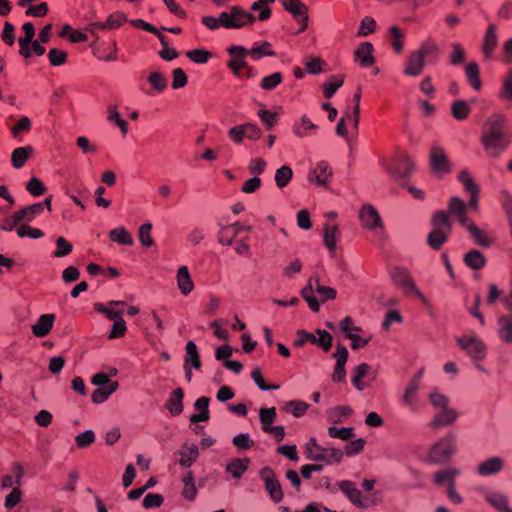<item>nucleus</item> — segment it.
Instances as JSON below:
<instances>
[{
    "label": "nucleus",
    "mask_w": 512,
    "mask_h": 512,
    "mask_svg": "<svg viewBox=\"0 0 512 512\" xmlns=\"http://www.w3.org/2000/svg\"><path fill=\"white\" fill-rule=\"evenodd\" d=\"M481 144L491 158H499L508 148L509 140L506 133L505 118L495 114L488 118L481 134Z\"/></svg>",
    "instance_id": "f257e3e1"
},
{
    "label": "nucleus",
    "mask_w": 512,
    "mask_h": 512,
    "mask_svg": "<svg viewBox=\"0 0 512 512\" xmlns=\"http://www.w3.org/2000/svg\"><path fill=\"white\" fill-rule=\"evenodd\" d=\"M456 452V435L448 433L430 447L427 462L431 464H445Z\"/></svg>",
    "instance_id": "f03ea898"
},
{
    "label": "nucleus",
    "mask_w": 512,
    "mask_h": 512,
    "mask_svg": "<svg viewBox=\"0 0 512 512\" xmlns=\"http://www.w3.org/2000/svg\"><path fill=\"white\" fill-rule=\"evenodd\" d=\"M414 170V162L405 152H398L391 160L390 176L399 185H406Z\"/></svg>",
    "instance_id": "7ed1b4c3"
},
{
    "label": "nucleus",
    "mask_w": 512,
    "mask_h": 512,
    "mask_svg": "<svg viewBox=\"0 0 512 512\" xmlns=\"http://www.w3.org/2000/svg\"><path fill=\"white\" fill-rule=\"evenodd\" d=\"M255 19L254 15L239 6H232L227 11L220 13L222 27L226 29H241L252 25Z\"/></svg>",
    "instance_id": "20e7f679"
},
{
    "label": "nucleus",
    "mask_w": 512,
    "mask_h": 512,
    "mask_svg": "<svg viewBox=\"0 0 512 512\" xmlns=\"http://www.w3.org/2000/svg\"><path fill=\"white\" fill-rule=\"evenodd\" d=\"M228 54L230 60L227 62V66L235 76L246 79L253 77V69L245 60L248 56V49L242 46H231L228 49Z\"/></svg>",
    "instance_id": "39448f33"
},
{
    "label": "nucleus",
    "mask_w": 512,
    "mask_h": 512,
    "mask_svg": "<svg viewBox=\"0 0 512 512\" xmlns=\"http://www.w3.org/2000/svg\"><path fill=\"white\" fill-rule=\"evenodd\" d=\"M393 284L406 295H415L421 302L427 303L426 297L417 288L409 271L403 267H394L390 271Z\"/></svg>",
    "instance_id": "423d86ee"
},
{
    "label": "nucleus",
    "mask_w": 512,
    "mask_h": 512,
    "mask_svg": "<svg viewBox=\"0 0 512 512\" xmlns=\"http://www.w3.org/2000/svg\"><path fill=\"white\" fill-rule=\"evenodd\" d=\"M307 457L314 461H323L326 464L340 463L343 458V451L337 448H325L317 444L314 438L309 439L306 444Z\"/></svg>",
    "instance_id": "0eeeda50"
},
{
    "label": "nucleus",
    "mask_w": 512,
    "mask_h": 512,
    "mask_svg": "<svg viewBox=\"0 0 512 512\" xmlns=\"http://www.w3.org/2000/svg\"><path fill=\"white\" fill-rule=\"evenodd\" d=\"M459 347L466 352L472 362H481L486 358L485 344L476 335H464L456 339Z\"/></svg>",
    "instance_id": "6e6552de"
},
{
    "label": "nucleus",
    "mask_w": 512,
    "mask_h": 512,
    "mask_svg": "<svg viewBox=\"0 0 512 512\" xmlns=\"http://www.w3.org/2000/svg\"><path fill=\"white\" fill-rule=\"evenodd\" d=\"M22 29L24 31V36L18 39L20 55H22L24 58H29L31 56L32 52L29 47L30 44H32V49L36 55H43L45 53V48L40 45L39 41L32 42V39L35 35L33 24L27 22L22 26Z\"/></svg>",
    "instance_id": "1a4fd4ad"
},
{
    "label": "nucleus",
    "mask_w": 512,
    "mask_h": 512,
    "mask_svg": "<svg viewBox=\"0 0 512 512\" xmlns=\"http://www.w3.org/2000/svg\"><path fill=\"white\" fill-rule=\"evenodd\" d=\"M429 165L432 173L441 177L443 174L451 172V163L444 149L439 146H433L429 155Z\"/></svg>",
    "instance_id": "9d476101"
},
{
    "label": "nucleus",
    "mask_w": 512,
    "mask_h": 512,
    "mask_svg": "<svg viewBox=\"0 0 512 512\" xmlns=\"http://www.w3.org/2000/svg\"><path fill=\"white\" fill-rule=\"evenodd\" d=\"M261 135L262 132L260 128L252 123L238 125L228 130L229 138L238 144L242 143L245 138L250 140H257L261 137Z\"/></svg>",
    "instance_id": "9b49d317"
},
{
    "label": "nucleus",
    "mask_w": 512,
    "mask_h": 512,
    "mask_svg": "<svg viewBox=\"0 0 512 512\" xmlns=\"http://www.w3.org/2000/svg\"><path fill=\"white\" fill-rule=\"evenodd\" d=\"M361 227L365 230L374 231L381 227L382 219L377 209L370 204H364L359 210Z\"/></svg>",
    "instance_id": "f8f14e48"
},
{
    "label": "nucleus",
    "mask_w": 512,
    "mask_h": 512,
    "mask_svg": "<svg viewBox=\"0 0 512 512\" xmlns=\"http://www.w3.org/2000/svg\"><path fill=\"white\" fill-rule=\"evenodd\" d=\"M261 477L265 482V488L268 491L271 499L277 503L282 501L284 496L282 487L273 470L269 467L263 468L261 470Z\"/></svg>",
    "instance_id": "ddd939ff"
},
{
    "label": "nucleus",
    "mask_w": 512,
    "mask_h": 512,
    "mask_svg": "<svg viewBox=\"0 0 512 512\" xmlns=\"http://www.w3.org/2000/svg\"><path fill=\"white\" fill-rule=\"evenodd\" d=\"M284 9L290 12L301 24L300 31H304L308 25V8L301 0H281Z\"/></svg>",
    "instance_id": "4468645a"
},
{
    "label": "nucleus",
    "mask_w": 512,
    "mask_h": 512,
    "mask_svg": "<svg viewBox=\"0 0 512 512\" xmlns=\"http://www.w3.org/2000/svg\"><path fill=\"white\" fill-rule=\"evenodd\" d=\"M505 467L504 459L500 456H492L480 462L476 472L481 477H489L503 471Z\"/></svg>",
    "instance_id": "2eb2a0df"
},
{
    "label": "nucleus",
    "mask_w": 512,
    "mask_h": 512,
    "mask_svg": "<svg viewBox=\"0 0 512 512\" xmlns=\"http://www.w3.org/2000/svg\"><path fill=\"white\" fill-rule=\"evenodd\" d=\"M339 488L344 492L350 501L359 507H368L372 501L367 496H362L361 492L356 488L355 484L350 481H342Z\"/></svg>",
    "instance_id": "dca6fc26"
},
{
    "label": "nucleus",
    "mask_w": 512,
    "mask_h": 512,
    "mask_svg": "<svg viewBox=\"0 0 512 512\" xmlns=\"http://www.w3.org/2000/svg\"><path fill=\"white\" fill-rule=\"evenodd\" d=\"M457 417V412L450 407L438 409L428 426L432 429H440L453 424Z\"/></svg>",
    "instance_id": "f3484780"
},
{
    "label": "nucleus",
    "mask_w": 512,
    "mask_h": 512,
    "mask_svg": "<svg viewBox=\"0 0 512 512\" xmlns=\"http://www.w3.org/2000/svg\"><path fill=\"white\" fill-rule=\"evenodd\" d=\"M485 500L499 512H512L508 496L500 491H492L485 495Z\"/></svg>",
    "instance_id": "a211bd4d"
},
{
    "label": "nucleus",
    "mask_w": 512,
    "mask_h": 512,
    "mask_svg": "<svg viewBox=\"0 0 512 512\" xmlns=\"http://www.w3.org/2000/svg\"><path fill=\"white\" fill-rule=\"evenodd\" d=\"M54 320V314H45L40 316L37 322L31 327L33 335L38 338L48 335L53 327Z\"/></svg>",
    "instance_id": "6ab92c4d"
},
{
    "label": "nucleus",
    "mask_w": 512,
    "mask_h": 512,
    "mask_svg": "<svg viewBox=\"0 0 512 512\" xmlns=\"http://www.w3.org/2000/svg\"><path fill=\"white\" fill-rule=\"evenodd\" d=\"M355 61L362 67L371 66L374 63L373 46L369 42H364L354 52Z\"/></svg>",
    "instance_id": "aec40b11"
},
{
    "label": "nucleus",
    "mask_w": 512,
    "mask_h": 512,
    "mask_svg": "<svg viewBox=\"0 0 512 512\" xmlns=\"http://www.w3.org/2000/svg\"><path fill=\"white\" fill-rule=\"evenodd\" d=\"M125 306L124 301H110L107 304H95V310L104 314L110 320H118L122 318L123 311L116 309V306Z\"/></svg>",
    "instance_id": "412c9836"
},
{
    "label": "nucleus",
    "mask_w": 512,
    "mask_h": 512,
    "mask_svg": "<svg viewBox=\"0 0 512 512\" xmlns=\"http://www.w3.org/2000/svg\"><path fill=\"white\" fill-rule=\"evenodd\" d=\"M177 286L183 295L190 294L194 289V283L187 266H181L176 274Z\"/></svg>",
    "instance_id": "4be33fe9"
},
{
    "label": "nucleus",
    "mask_w": 512,
    "mask_h": 512,
    "mask_svg": "<svg viewBox=\"0 0 512 512\" xmlns=\"http://www.w3.org/2000/svg\"><path fill=\"white\" fill-rule=\"evenodd\" d=\"M425 66V60L422 59L419 53L412 52L407 59V66L405 68V74L408 76L416 77L419 76Z\"/></svg>",
    "instance_id": "5701e85b"
},
{
    "label": "nucleus",
    "mask_w": 512,
    "mask_h": 512,
    "mask_svg": "<svg viewBox=\"0 0 512 512\" xmlns=\"http://www.w3.org/2000/svg\"><path fill=\"white\" fill-rule=\"evenodd\" d=\"M431 225L433 229L445 231L447 233H451L452 231L451 218L449 213L444 210H438L434 213L431 219Z\"/></svg>",
    "instance_id": "b1692460"
},
{
    "label": "nucleus",
    "mask_w": 512,
    "mask_h": 512,
    "mask_svg": "<svg viewBox=\"0 0 512 512\" xmlns=\"http://www.w3.org/2000/svg\"><path fill=\"white\" fill-rule=\"evenodd\" d=\"M498 43V38L496 34V26L494 24H490L483 41L482 51L486 58H490L494 49L496 48Z\"/></svg>",
    "instance_id": "393cba45"
},
{
    "label": "nucleus",
    "mask_w": 512,
    "mask_h": 512,
    "mask_svg": "<svg viewBox=\"0 0 512 512\" xmlns=\"http://www.w3.org/2000/svg\"><path fill=\"white\" fill-rule=\"evenodd\" d=\"M338 235V225L336 223L327 222L324 227V244L332 254H334L336 251Z\"/></svg>",
    "instance_id": "a878e982"
},
{
    "label": "nucleus",
    "mask_w": 512,
    "mask_h": 512,
    "mask_svg": "<svg viewBox=\"0 0 512 512\" xmlns=\"http://www.w3.org/2000/svg\"><path fill=\"white\" fill-rule=\"evenodd\" d=\"M498 336L504 343H512V316L503 315L498 319Z\"/></svg>",
    "instance_id": "bb28decb"
},
{
    "label": "nucleus",
    "mask_w": 512,
    "mask_h": 512,
    "mask_svg": "<svg viewBox=\"0 0 512 512\" xmlns=\"http://www.w3.org/2000/svg\"><path fill=\"white\" fill-rule=\"evenodd\" d=\"M331 176L332 169L326 162L322 161L319 162L315 167L310 180H315V182L319 185H326L329 182Z\"/></svg>",
    "instance_id": "cd10ccee"
},
{
    "label": "nucleus",
    "mask_w": 512,
    "mask_h": 512,
    "mask_svg": "<svg viewBox=\"0 0 512 512\" xmlns=\"http://www.w3.org/2000/svg\"><path fill=\"white\" fill-rule=\"evenodd\" d=\"M460 474L461 471L458 468L450 467L437 471L433 480L436 485L446 484L448 486L451 482H455V478Z\"/></svg>",
    "instance_id": "c85d7f7f"
},
{
    "label": "nucleus",
    "mask_w": 512,
    "mask_h": 512,
    "mask_svg": "<svg viewBox=\"0 0 512 512\" xmlns=\"http://www.w3.org/2000/svg\"><path fill=\"white\" fill-rule=\"evenodd\" d=\"M183 397L184 393L181 388H176L170 394L166 407L172 415H179L183 411Z\"/></svg>",
    "instance_id": "c756f323"
},
{
    "label": "nucleus",
    "mask_w": 512,
    "mask_h": 512,
    "mask_svg": "<svg viewBox=\"0 0 512 512\" xmlns=\"http://www.w3.org/2000/svg\"><path fill=\"white\" fill-rule=\"evenodd\" d=\"M404 32L396 25L391 26L389 29V43L391 48L396 54H401L404 49Z\"/></svg>",
    "instance_id": "7c9ffc66"
},
{
    "label": "nucleus",
    "mask_w": 512,
    "mask_h": 512,
    "mask_svg": "<svg viewBox=\"0 0 512 512\" xmlns=\"http://www.w3.org/2000/svg\"><path fill=\"white\" fill-rule=\"evenodd\" d=\"M242 229H244V227H242L238 223L231 226L223 227L219 232V242L222 243L223 245H230L232 243L233 238H235L237 233L240 232ZM250 229V227L245 228V230L248 231Z\"/></svg>",
    "instance_id": "2f4dec72"
},
{
    "label": "nucleus",
    "mask_w": 512,
    "mask_h": 512,
    "mask_svg": "<svg viewBox=\"0 0 512 512\" xmlns=\"http://www.w3.org/2000/svg\"><path fill=\"white\" fill-rule=\"evenodd\" d=\"M208 405L209 399L207 397L197 399L195 402V409L200 413L191 415L190 421L193 423L207 421L209 419Z\"/></svg>",
    "instance_id": "473e14b6"
},
{
    "label": "nucleus",
    "mask_w": 512,
    "mask_h": 512,
    "mask_svg": "<svg viewBox=\"0 0 512 512\" xmlns=\"http://www.w3.org/2000/svg\"><path fill=\"white\" fill-rule=\"evenodd\" d=\"M33 148L31 146L16 148L11 155L12 165L19 169L33 154Z\"/></svg>",
    "instance_id": "72a5a7b5"
},
{
    "label": "nucleus",
    "mask_w": 512,
    "mask_h": 512,
    "mask_svg": "<svg viewBox=\"0 0 512 512\" xmlns=\"http://www.w3.org/2000/svg\"><path fill=\"white\" fill-rule=\"evenodd\" d=\"M355 98L357 100V102L359 101V94H356L355 95ZM358 119H359V104L357 103L355 106H354V110H353V117L351 116H346V117H343L340 122L338 123L337 127H336V131L339 135L341 136H345L347 134V128H346V122H350L352 123V125L354 126V128L357 127L358 125Z\"/></svg>",
    "instance_id": "f704fd0d"
},
{
    "label": "nucleus",
    "mask_w": 512,
    "mask_h": 512,
    "mask_svg": "<svg viewBox=\"0 0 512 512\" xmlns=\"http://www.w3.org/2000/svg\"><path fill=\"white\" fill-rule=\"evenodd\" d=\"M43 211V204L37 203L15 212L16 220L32 221L37 215Z\"/></svg>",
    "instance_id": "c9c22d12"
},
{
    "label": "nucleus",
    "mask_w": 512,
    "mask_h": 512,
    "mask_svg": "<svg viewBox=\"0 0 512 512\" xmlns=\"http://www.w3.org/2000/svg\"><path fill=\"white\" fill-rule=\"evenodd\" d=\"M464 262L469 268L479 270L485 266L486 259L480 251L472 249L464 256Z\"/></svg>",
    "instance_id": "e433bc0d"
},
{
    "label": "nucleus",
    "mask_w": 512,
    "mask_h": 512,
    "mask_svg": "<svg viewBox=\"0 0 512 512\" xmlns=\"http://www.w3.org/2000/svg\"><path fill=\"white\" fill-rule=\"evenodd\" d=\"M179 464L183 467H190L198 457V448L195 445L183 446L180 450Z\"/></svg>",
    "instance_id": "4c0bfd02"
},
{
    "label": "nucleus",
    "mask_w": 512,
    "mask_h": 512,
    "mask_svg": "<svg viewBox=\"0 0 512 512\" xmlns=\"http://www.w3.org/2000/svg\"><path fill=\"white\" fill-rule=\"evenodd\" d=\"M479 67L477 63L470 62L465 67V75L467 78L468 83L472 86L475 90H480L482 87V83L479 77Z\"/></svg>",
    "instance_id": "58836bf2"
},
{
    "label": "nucleus",
    "mask_w": 512,
    "mask_h": 512,
    "mask_svg": "<svg viewBox=\"0 0 512 512\" xmlns=\"http://www.w3.org/2000/svg\"><path fill=\"white\" fill-rule=\"evenodd\" d=\"M313 280H314L313 276L309 278L307 285L301 291V295L307 301L309 307L313 311L317 312L319 310V302H318L317 298L313 295L314 290H315V285H314Z\"/></svg>",
    "instance_id": "ea45409f"
},
{
    "label": "nucleus",
    "mask_w": 512,
    "mask_h": 512,
    "mask_svg": "<svg viewBox=\"0 0 512 512\" xmlns=\"http://www.w3.org/2000/svg\"><path fill=\"white\" fill-rule=\"evenodd\" d=\"M445 231L432 229L427 236V244L434 250H439L444 243L448 240V235Z\"/></svg>",
    "instance_id": "a19ab883"
},
{
    "label": "nucleus",
    "mask_w": 512,
    "mask_h": 512,
    "mask_svg": "<svg viewBox=\"0 0 512 512\" xmlns=\"http://www.w3.org/2000/svg\"><path fill=\"white\" fill-rule=\"evenodd\" d=\"M118 387V383L113 381L109 383V385L97 388L93 391L91 398L94 403H102L104 402L114 391H116Z\"/></svg>",
    "instance_id": "79ce46f5"
},
{
    "label": "nucleus",
    "mask_w": 512,
    "mask_h": 512,
    "mask_svg": "<svg viewBox=\"0 0 512 512\" xmlns=\"http://www.w3.org/2000/svg\"><path fill=\"white\" fill-rule=\"evenodd\" d=\"M59 36L62 38H68L72 43L86 42L88 37L86 34L79 30L73 29L70 25L66 24L62 27Z\"/></svg>",
    "instance_id": "37998d69"
},
{
    "label": "nucleus",
    "mask_w": 512,
    "mask_h": 512,
    "mask_svg": "<svg viewBox=\"0 0 512 512\" xmlns=\"http://www.w3.org/2000/svg\"><path fill=\"white\" fill-rule=\"evenodd\" d=\"M248 459H234L227 464L226 471L234 478H240L242 474L248 469Z\"/></svg>",
    "instance_id": "c03bdc74"
},
{
    "label": "nucleus",
    "mask_w": 512,
    "mask_h": 512,
    "mask_svg": "<svg viewBox=\"0 0 512 512\" xmlns=\"http://www.w3.org/2000/svg\"><path fill=\"white\" fill-rule=\"evenodd\" d=\"M470 107L464 100H456L451 105V113L457 120H465L470 114Z\"/></svg>",
    "instance_id": "a18cd8bd"
},
{
    "label": "nucleus",
    "mask_w": 512,
    "mask_h": 512,
    "mask_svg": "<svg viewBox=\"0 0 512 512\" xmlns=\"http://www.w3.org/2000/svg\"><path fill=\"white\" fill-rule=\"evenodd\" d=\"M184 488L182 491V495L189 501L195 499L197 494V489L194 483V477L192 472H187L183 477Z\"/></svg>",
    "instance_id": "49530a36"
},
{
    "label": "nucleus",
    "mask_w": 512,
    "mask_h": 512,
    "mask_svg": "<svg viewBox=\"0 0 512 512\" xmlns=\"http://www.w3.org/2000/svg\"><path fill=\"white\" fill-rule=\"evenodd\" d=\"M282 409L287 413L293 414L295 417H301L306 413L308 404L304 401L293 400L287 402Z\"/></svg>",
    "instance_id": "de8ad7c7"
},
{
    "label": "nucleus",
    "mask_w": 512,
    "mask_h": 512,
    "mask_svg": "<svg viewBox=\"0 0 512 512\" xmlns=\"http://www.w3.org/2000/svg\"><path fill=\"white\" fill-rule=\"evenodd\" d=\"M468 232L475 243L482 247H489L491 239L485 234L483 230L478 228L475 224L468 227Z\"/></svg>",
    "instance_id": "09e8293b"
},
{
    "label": "nucleus",
    "mask_w": 512,
    "mask_h": 512,
    "mask_svg": "<svg viewBox=\"0 0 512 512\" xmlns=\"http://www.w3.org/2000/svg\"><path fill=\"white\" fill-rule=\"evenodd\" d=\"M109 237L112 241L118 242L123 245H132L133 244V238L130 233L127 232V230L123 227H118L116 229H113L109 233Z\"/></svg>",
    "instance_id": "8fccbe9b"
},
{
    "label": "nucleus",
    "mask_w": 512,
    "mask_h": 512,
    "mask_svg": "<svg viewBox=\"0 0 512 512\" xmlns=\"http://www.w3.org/2000/svg\"><path fill=\"white\" fill-rule=\"evenodd\" d=\"M313 277H314L313 281H314V285H315V291L319 294L322 302H325L330 299H334L336 297L335 289L328 287V286L321 285L318 276H313Z\"/></svg>",
    "instance_id": "3c124183"
},
{
    "label": "nucleus",
    "mask_w": 512,
    "mask_h": 512,
    "mask_svg": "<svg viewBox=\"0 0 512 512\" xmlns=\"http://www.w3.org/2000/svg\"><path fill=\"white\" fill-rule=\"evenodd\" d=\"M292 176H293V172L289 166L284 165V166L280 167L276 171V174H275L276 185L279 188L285 187L290 182Z\"/></svg>",
    "instance_id": "603ef678"
},
{
    "label": "nucleus",
    "mask_w": 512,
    "mask_h": 512,
    "mask_svg": "<svg viewBox=\"0 0 512 512\" xmlns=\"http://www.w3.org/2000/svg\"><path fill=\"white\" fill-rule=\"evenodd\" d=\"M448 210V213L458 217L467 213V205L461 198L454 196L448 202Z\"/></svg>",
    "instance_id": "864d4df0"
},
{
    "label": "nucleus",
    "mask_w": 512,
    "mask_h": 512,
    "mask_svg": "<svg viewBox=\"0 0 512 512\" xmlns=\"http://www.w3.org/2000/svg\"><path fill=\"white\" fill-rule=\"evenodd\" d=\"M248 55L253 59L258 60L263 56H274L275 52L272 50L269 42H263L260 46L253 47L248 50Z\"/></svg>",
    "instance_id": "5fc2aeb1"
},
{
    "label": "nucleus",
    "mask_w": 512,
    "mask_h": 512,
    "mask_svg": "<svg viewBox=\"0 0 512 512\" xmlns=\"http://www.w3.org/2000/svg\"><path fill=\"white\" fill-rule=\"evenodd\" d=\"M458 180L463 184L466 192L479 193L478 186L474 183L470 173L467 170H463L458 174Z\"/></svg>",
    "instance_id": "6e6d98bb"
},
{
    "label": "nucleus",
    "mask_w": 512,
    "mask_h": 512,
    "mask_svg": "<svg viewBox=\"0 0 512 512\" xmlns=\"http://www.w3.org/2000/svg\"><path fill=\"white\" fill-rule=\"evenodd\" d=\"M328 434L331 438H338L343 441H348L354 437V429L351 427L337 428L333 426L328 429Z\"/></svg>",
    "instance_id": "4d7b16f0"
},
{
    "label": "nucleus",
    "mask_w": 512,
    "mask_h": 512,
    "mask_svg": "<svg viewBox=\"0 0 512 512\" xmlns=\"http://www.w3.org/2000/svg\"><path fill=\"white\" fill-rule=\"evenodd\" d=\"M56 250L53 255L56 258H61L69 255L72 252L73 246L64 237L60 236L56 240Z\"/></svg>",
    "instance_id": "13d9d810"
},
{
    "label": "nucleus",
    "mask_w": 512,
    "mask_h": 512,
    "mask_svg": "<svg viewBox=\"0 0 512 512\" xmlns=\"http://www.w3.org/2000/svg\"><path fill=\"white\" fill-rule=\"evenodd\" d=\"M402 403L413 413H416L419 410V398L414 392H410L405 389L402 396Z\"/></svg>",
    "instance_id": "bf43d9fd"
},
{
    "label": "nucleus",
    "mask_w": 512,
    "mask_h": 512,
    "mask_svg": "<svg viewBox=\"0 0 512 512\" xmlns=\"http://www.w3.org/2000/svg\"><path fill=\"white\" fill-rule=\"evenodd\" d=\"M127 21V17L123 12H115L108 16L105 21V25L107 30H112L120 27Z\"/></svg>",
    "instance_id": "052dcab7"
},
{
    "label": "nucleus",
    "mask_w": 512,
    "mask_h": 512,
    "mask_svg": "<svg viewBox=\"0 0 512 512\" xmlns=\"http://www.w3.org/2000/svg\"><path fill=\"white\" fill-rule=\"evenodd\" d=\"M428 398L430 400V403L437 410L449 407L450 400H449L448 396H446L438 391L431 392L428 395Z\"/></svg>",
    "instance_id": "680f3d73"
},
{
    "label": "nucleus",
    "mask_w": 512,
    "mask_h": 512,
    "mask_svg": "<svg viewBox=\"0 0 512 512\" xmlns=\"http://www.w3.org/2000/svg\"><path fill=\"white\" fill-rule=\"evenodd\" d=\"M187 359L186 363L191 362L192 366L199 369L201 366L200 357L194 342L189 341L186 345Z\"/></svg>",
    "instance_id": "e2e57ef3"
},
{
    "label": "nucleus",
    "mask_w": 512,
    "mask_h": 512,
    "mask_svg": "<svg viewBox=\"0 0 512 512\" xmlns=\"http://www.w3.org/2000/svg\"><path fill=\"white\" fill-rule=\"evenodd\" d=\"M16 232H17V235L22 238L29 237V238L37 239V238H41L44 235V233L40 229L31 227V226H28L25 224L18 226L16 229Z\"/></svg>",
    "instance_id": "0e129e2a"
},
{
    "label": "nucleus",
    "mask_w": 512,
    "mask_h": 512,
    "mask_svg": "<svg viewBox=\"0 0 512 512\" xmlns=\"http://www.w3.org/2000/svg\"><path fill=\"white\" fill-rule=\"evenodd\" d=\"M282 82V74L275 72L271 75L264 77L261 81V88L263 90H272Z\"/></svg>",
    "instance_id": "69168bd1"
},
{
    "label": "nucleus",
    "mask_w": 512,
    "mask_h": 512,
    "mask_svg": "<svg viewBox=\"0 0 512 512\" xmlns=\"http://www.w3.org/2000/svg\"><path fill=\"white\" fill-rule=\"evenodd\" d=\"M186 56L195 63H206L212 56L211 52L204 49H194L186 53Z\"/></svg>",
    "instance_id": "338daca9"
},
{
    "label": "nucleus",
    "mask_w": 512,
    "mask_h": 512,
    "mask_svg": "<svg viewBox=\"0 0 512 512\" xmlns=\"http://www.w3.org/2000/svg\"><path fill=\"white\" fill-rule=\"evenodd\" d=\"M499 96L505 100H512V71L503 79Z\"/></svg>",
    "instance_id": "774afa93"
}]
</instances>
